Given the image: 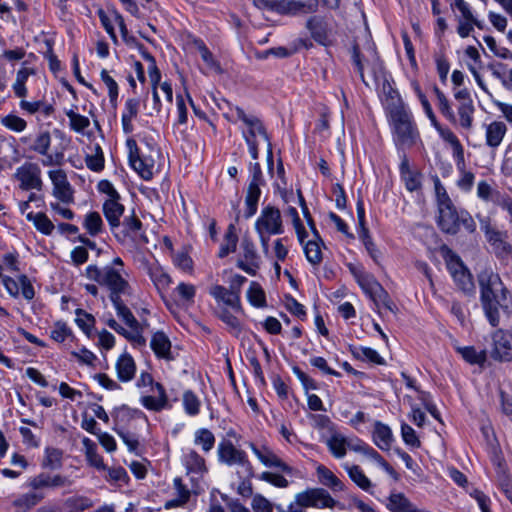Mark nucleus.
Here are the masks:
<instances>
[{
  "label": "nucleus",
  "instance_id": "f257e3e1",
  "mask_svg": "<svg viewBox=\"0 0 512 512\" xmlns=\"http://www.w3.org/2000/svg\"><path fill=\"white\" fill-rule=\"evenodd\" d=\"M480 299L483 310L490 324H499V309H507L510 304L509 291L504 286L498 273L484 269L478 274Z\"/></svg>",
  "mask_w": 512,
  "mask_h": 512
},
{
  "label": "nucleus",
  "instance_id": "f03ea898",
  "mask_svg": "<svg viewBox=\"0 0 512 512\" xmlns=\"http://www.w3.org/2000/svg\"><path fill=\"white\" fill-rule=\"evenodd\" d=\"M85 275L88 279L105 287L109 291V299L131 295V286L125 279L127 273L124 268L113 266L99 268L96 265H89Z\"/></svg>",
  "mask_w": 512,
  "mask_h": 512
},
{
  "label": "nucleus",
  "instance_id": "7ed1b4c3",
  "mask_svg": "<svg viewBox=\"0 0 512 512\" xmlns=\"http://www.w3.org/2000/svg\"><path fill=\"white\" fill-rule=\"evenodd\" d=\"M388 117L396 146L398 148L412 147L419 138V133L411 113L405 109L403 104H397L390 107Z\"/></svg>",
  "mask_w": 512,
  "mask_h": 512
},
{
  "label": "nucleus",
  "instance_id": "20e7f679",
  "mask_svg": "<svg viewBox=\"0 0 512 512\" xmlns=\"http://www.w3.org/2000/svg\"><path fill=\"white\" fill-rule=\"evenodd\" d=\"M237 118L241 120L246 126L247 130L242 132L243 138L245 139L246 144L248 145L250 155L253 159L258 158V143L256 140L257 135H261L265 142L267 143V161L269 167L273 166V151L271 139L262 123V121L254 116L248 115L245 111L236 106L234 108Z\"/></svg>",
  "mask_w": 512,
  "mask_h": 512
},
{
  "label": "nucleus",
  "instance_id": "39448f33",
  "mask_svg": "<svg viewBox=\"0 0 512 512\" xmlns=\"http://www.w3.org/2000/svg\"><path fill=\"white\" fill-rule=\"evenodd\" d=\"M437 224L442 232L450 235L457 234L461 225L470 233L476 230L472 216L466 210L457 211L453 202L438 207Z\"/></svg>",
  "mask_w": 512,
  "mask_h": 512
},
{
  "label": "nucleus",
  "instance_id": "423d86ee",
  "mask_svg": "<svg viewBox=\"0 0 512 512\" xmlns=\"http://www.w3.org/2000/svg\"><path fill=\"white\" fill-rule=\"evenodd\" d=\"M255 230L260 238L263 252L268 253L270 236L283 233L280 210L271 205L264 207L255 222Z\"/></svg>",
  "mask_w": 512,
  "mask_h": 512
},
{
  "label": "nucleus",
  "instance_id": "0eeeda50",
  "mask_svg": "<svg viewBox=\"0 0 512 512\" xmlns=\"http://www.w3.org/2000/svg\"><path fill=\"white\" fill-rule=\"evenodd\" d=\"M481 229L492 252L500 261H508L512 258V245L508 242L507 231H500L492 227L489 221H482Z\"/></svg>",
  "mask_w": 512,
  "mask_h": 512
},
{
  "label": "nucleus",
  "instance_id": "6e6552de",
  "mask_svg": "<svg viewBox=\"0 0 512 512\" xmlns=\"http://www.w3.org/2000/svg\"><path fill=\"white\" fill-rule=\"evenodd\" d=\"M219 460L227 465H240L247 478L254 476V469L243 450L237 449L232 442L222 441L218 445Z\"/></svg>",
  "mask_w": 512,
  "mask_h": 512
},
{
  "label": "nucleus",
  "instance_id": "1a4fd4ad",
  "mask_svg": "<svg viewBox=\"0 0 512 512\" xmlns=\"http://www.w3.org/2000/svg\"><path fill=\"white\" fill-rule=\"evenodd\" d=\"M250 171L252 173V179L247 188V194L245 197V217H252L258 207V201L261 195L260 186L264 184V179L262 175V170L259 163L251 164Z\"/></svg>",
  "mask_w": 512,
  "mask_h": 512
},
{
  "label": "nucleus",
  "instance_id": "9d476101",
  "mask_svg": "<svg viewBox=\"0 0 512 512\" xmlns=\"http://www.w3.org/2000/svg\"><path fill=\"white\" fill-rule=\"evenodd\" d=\"M14 178L19 182V188L24 191H40L42 189L41 169L36 163L25 162L22 164L16 169Z\"/></svg>",
  "mask_w": 512,
  "mask_h": 512
},
{
  "label": "nucleus",
  "instance_id": "9b49d317",
  "mask_svg": "<svg viewBox=\"0 0 512 512\" xmlns=\"http://www.w3.org/2000/svg\"><path fill=\"white\" fill-rule=\"evenodd\" d=\"M295 498L303 509L308 507L333 508L336 505V500L323 488L307 489L296 494Z\"/></svg>",
  "mask_w": 512,
  "mask_h": 512
},
{
  "label": "nucleus",
  "instance_id": "f8f14e48",
  "mask_svg": "<svg viewBox=\"0 0 512 512\" xmlns=\"http://www.w3.org/2000/svg\"><path fill=\"white\" fill-rule=\"evenodd\" d=\"M295 498L303 509L308 507L333 508L336 505V500L323 488L307 489L296 494Z\"/></svg>",
  "mask_w": 512,
  "mask_h": 512
},
{
  "label": "nucleus",
  "instance_id": "ddd939ff",
  "mask_svg": "<svg viewBox=\"0 0 512 512\" xmlns=\"http://www.w3.org/2000/svg\"><path fill=\"white\" fill-rule=\"evenodd\" d=\"M248 446L264 466L276 468L289 476L294 474L295 469L279 458L269 447H258L252 442Z\"/></svg>",
  "mask_w": 512,
  "mask_h": 512
},
{
  "label": "nucleus",
  "instance_id": "4468645a",
  "mask_svg": "<svg viewBox=\"0 0 512 512\" xmlns=\"http://www.w3.org/2000/svg\"><path fill=\"white\" fill-rule=\"evenodd\" d=\"M127 146L129 147V162L132 168L144 180H150L153 177L154 161L150 158L142 157L139 154L135 140L128 139Z\"/></svg>",
  "mask_w": 512,
  "mask_h": 512
},
{
  "label": "nucleus",
  "instance_id": "2eb2a0df",
  "mask_svg": "<svg viewBox=\"0 0 512 512\" xmlns=\"http://www.w3.org/2000/svg\"><path fill=\"white\" fill-rule=\"evenodd\" d=\"M491 356L498 361H512V332L499 329L492 335Z\"/></svg>",
  "mask_w": 512,
  "mask_h": 512
},
{
  "label": "nucleus",
  "instance_id": "dca6fc26",
  "mask_svg": "<svg viewBox=\"0 0 512 512\" xmlns=\"http://www.w3.org/2000/svg\"><path fill=\"white\" fill-rule=\"evenodd\" d=\"M274 8L275 12L279 14H307L317 10L318 0H277Z\"/></svg>",
  "mask_w": 512,
  "mask_h": 512
},
{
  "label": "nucleus",
  "instance_id": "f3484780",
  "mask_svg": "<svg viewBox=\"0 0 512 512\" xmlns=\"http://www.w3.org/2000/svg\"><path fill=\"white\" fill-rule=\"evenodd\" d=\"M243 259L237 261V267L249 275H255L259 268V257L250 239L244 238L241 243Z\"/></svg>",
  "mask_w": 512,
  "mask_h": 512
},
{
  "label": "nucleus",
  "instance_id": "a211bd4d",
  "mask_svg": "<svg viewBox=\"0 0 512 512\" xmlns=\"http://www.w3.org/2000/svg\"><path fill=\"white\" fill-rule=\"evenodd\" d=\"M142 229V222L140 219L134 214V212L126 216L123 222H120V227L118 230L111 231L118 242L124 243L128 239H134Z\"/></svg>",
  "mask_w": 512,
  "mask_h": 512
},
{
  "label": "nucleus",
  "instance_id": "6ab92c4d",
  "mask_svg": "<svg viewBox=\"0 0 512 512\" xmlns=\"http://www.w3.org/2000/svg\"><path fill=\"white\" fill-rule=\"evenodd\" d=\"M210 295L218 302L231 307L234 311H242L240 296L222 285H214L209 290Z\"/></svg>",
  "mask_w": 512,
  "mask_h": 512
},
{
  "label": "nucleus",
  "instance_id": "aec40b11",
  "mask_svg": "<svg viewBox=\"0 0 512 512\" xmlns=\"http://www.w3.org/2000/svg\"><path fill=\"white\" fill-rule=\"evenodd\" d=\"M120 198L107 199L103 203V214L108 221L111 231L118 230L120 218L124 214V206L119 202Z\"/></svg>",
  "mask_w": 512,
  "mask_h": 512
},
{
  "label": "nucleus",
  "instance_id": "412c9836",
  "mask_svg": "<svg viewBox=\"0 0 512 512\" xmlns=\"http://www.w3.org/2000/svg\"><path fill=\"white\" fill-rule=\"evenodd\" d=\"M155 389L158 393L157 397L154 396H142L140 399L141 404L148 410L159 412L163 409L170 408L168 397L165 388L162 384L156 382Z\"/></svg>",
  "mask_w": 512,
  "mask_h": 512
},
{
  "label": "nucleus",
  "instance_id": "4be33fe9",
  "mask_svg": "<svg viewBox=\"0 0 512 512\" xmlns=\"http://www.w3.org/2000/svg\"><path fill=\"white\" fill-rule=\"evenodd\" d=\"M71 484L72 482L67 477L60 474L50 476L46 473H40L30 481V486L33 489L56 488L62 486H70Z\"/></svg>",
  "mask_w": 512,
  "mask_h": 512
},
{
  "label": "nucleus",
  "instance_id": "5701e85b",
  "mask_svg": "<svg viewBox=\"0 0 512 512\" xmlns=\"http://www.w3.org/2000/svg\"><path fill=\"white\" fill-rule=\"evenodd\" d=\"M507 133V126L502 121H493L485 128L486 145L491 149L498 148Z\"/></svg>",
  "mask_w": 512,
  "mask_h": 512
},
{
  "label": "nucleus",
  "instance_id": "b1692460",
  "mask_svg": "<svg viewBox=\"0 0 512 512\" xmlns=\"http://www.w3.org/2000/svg\"><path fill=\"white\" fill-rule=\"evenodd\" d=\"M150 347L158 358L168 361L173 360V356L171 354V341L164 332L157 331L153 334Z\"/></svg>",
  "mask_w": 512,
  "mask_h": 512
},
{
  "label": "nucleus",
  "instance_id": "393cba45",
  "mask_svg": "<svg viewBox=\"0 0 512 512\" xmlns=\"http://www.w3.org/2000/svg\"><path fill=\"white\" fill-rule=\"evenodd\" d=\"M140 109V100L129 98L125 102L124 110L121 116L122 128L125 134H130L134 130L133 120L137 118Z\"/></svg>",
  "mask_w": 512,
  "mask_h": 512
},
{
  "label": "nucleus",
  "instance_id": "a878e982",
  "mask_svg": "<svg viewBox=\"0 0 512 512\" xmlns=\"http://www.w3.org/2000/svg\"><path fill=\"white\" fill-rule=\"evenodd\" d=\"M393 434L389 426L380 421H376L373 430V441L375 445L383 451H388L391 447Z\"/></svg>",
  "mask_w": 512,
  "mask_h": 512
},
{
  "label": "nucleus",
  "instance_id": "bb28decb",
  "mask_svg": "<svg viewBox=\"0 0 512 512\" xmlns=\"http://www.w3.org/2000/svg\"><path fill=\"white\" fill-rule=\"evenodd\" d=\"M313 39L321 44L328 40V25L326 21L319 16L311 17L306 24Z\"/></svg>",
  "mask_w": 512,
  "mask_h": 512
},
{
  "label": "nucleus",
  "instance_id": "cd10ccee",
  "mask_svg": "<svg viewBox=\"0 0 512 512\" xmlns=\"http://www.w3.org/2000/svg\"><path fill=\"white\" fill-rule=\"evenodd\" d=\"M347 267L366 294L378 283L375 277L372 274L365 272L361 266L349 263Z\"/></svg>",
  "mask_w": 512,
  "mask_h": 512
},
{
  "label": "nucleus",
  "instance_id": "c85d7f7f",
  "mask_svg": "<svg viewBox=\"0 0 512 512\" xmlns=\"http://www.w3.org/2000/svg\"><path fill=\"white\" fill-rule=\"evenodd\" d=\"M116 370L120 381L128 382L132 380L136 371L133 358L128 354L121 355L117 360Z\"/></svg>",
  "mask_w": 512,
  "mask_h": 512
},
{
  "label": "nucleus",
  "instance_id": "c756f323",
  "mask_svg": "<svg viewBox=\"0 0 512 512\" xmlns=\"http://www.w3.org/2000/svg\"><path fill=\"white\" fill-rule=\"evenodd\" d=\"M367 295L372 299L376 306L382 304L387 310L393 313L396 312V305L391 300L388 292L382 287V285L379 282L376 285H374V287L367 293Z\"/></svg>",
  "mask_w": 512,
  "mask_h": 512
},
{
  "label": "nucleus",
  "instance_id": "7c9ffc66",
  "mask_svg": "<svg viewBox=\"0 0 512 512\" xmlns=\"http://www.w3.org/2000/svg\"><path fill=\"white\" fill-rule=\"evenodd\" d=\"M344 470L348 473L350 479L362 490L369 492L372 488L370 479L364 474L358 465L343 464Z\"/></svg>",
  "mask_w": 512,
  "mask_h": 512
},
{
  "label": "nucleus",
  "instance_id": "2f4dec72",
  "mask_svg": "<svg viewBox=\"0 0 512 512\" xmlns=\"http://www.w3.org/2000/svg\"><path fill=\"white\" fill-rule=\"evenodd\" d=\"M143 419L147 421L146 415L139 409H133L126 405L121 406L116 410L115 421L116 425L125 427L131 420Z\"/></svg>",
  "mask_w": 512,
  "mask_h": 512
},
{
  "label": "nucleus",
  "instance_id": "473e14b6",
  "mask_svg": "<svg viewBox=\"0 0 512 512\" xmlns=\"http://www.w3.org/2000/svg\"><path fill=\"white\" fill-rule=\"evenodd\" d=\"M415 505L401 492L391 493L386 508L390 512H410Z\"/></svg>",
  "mask_w": 512,
  "mask_h": 512
},
{
  "label": "nucleus",
  "instance_id": "72a5a7b5",
  "mask_svg": "<svg viewBox=\"0 0 512 512\" xmlns=\"http://www.w3.org/2000/svg\"><path fill=\"white\" fill-rule=\"evenodd\" d=\"M438 133L445 142H447L451 145L452 150H453V156L456 158V160L458 162L463 163L464 162V148H463L462 144L460 143L459 139L457 138V136L453 133V131L450 130L449 128H443Z\"/></svg>",
  "mask_w": 512,
  "mask_h": 512
},
{
  "label": "nucleus",
  "instance_id": "f704fd0d",
  "mask_svg": "<svg viewBox=\"0 0 512 512\" xmlns=\"http://www.w3.org/2000/svg\"><path fill=\"white\" fill-rule=\"evenodd\" d=\"M321 245H323V241L321 238L320 240H318L317 238L309 240L304 245V253L306 259L308 260L309 263H311L314 266H317L322 262L323 257Z\"/></svg>",
  "mask_w": 512,
  "mask_h": 512
},
{
  "label": "nucleus",
  "instance_id": "c9c22d12",
  "mask_svg": "<svg viewBox=\"0 0 512 512\" xmlns=\"http://www.w3.org/2000/svg\"><path fill=\"white\" fill-rule=\"evenodd\" d=\"M82 443H83V446H84V449H85V455H86V459L88 461V463L99 469V470H103L105 469V465H104V462H103V459L102 457L97 453V446L96 444L90 440L89 438H84L82 440Z\"/></svg>",
  "mask_w": 512,
  "mask_h": 512
},
{
  "label": "nucleus",
  "instance_id": "e433bc0d",
  "mask_svg": "<svg viewBox=\"0 0 512 512\" xmlns=\"http://www.w3.org/2000/svg\"><path fill=\"white\" fill-rule=\"evenodd\" d=\"M63 452L54 447H47L42 461V467L50 470H58L62 467Z\"/></svg>",
  "mask_w": 512,
  "mask_h": 512
},
{
  "label": "nucleus",
  "instance_id": "4c0bfd02",
  "mask_svg": "<svg viewBox=\"0 0 512 512\" xmlns=\"http://www.w3.org/2000/svg\"><path fill=\"white\" fill-rule=\"evenodd\" d=\"M238 236L234 224H230L224 236V242L220 246L219 257H226L228 254L236 250Z\"/></svg>",
  "mask_w": 512,
  "mask_h": 512
},
{
  "label": "nucleus",
  "instance_id": "58836bf2",
  "mask_svg": "<svg viewBox=\"0 0 512 512\" xmlns=\"http://www.w3.org/2000/svg\"><path fill=\"white\" fill-rule=\"evenodd\" d=\"M457 352L470 364L483 365L487 359L486 351H477L473 346L457 347Z\"/></svg>",
  "mask_w": 512,
  "mask_h": 512
},
{
  "label": "nucleus",
  "instance_id": "ea45409f",
  "mask_svg": "<svg viewBox=\"0 0 512 512\" xmlns=\"http://www.w3.org/2000/svg\"><path fill=\"white\" fill-rule=\"evenodd\" d=\"M441 250L447 265V269L449 270L452 277H455V275L466 268L460 257L450 248L444 246Z\"/></svg>",
  "mask_w": 512,
  "mask_h": 512
},
{
  "label": "nucleus",
  "instance_id": "a19ab883",
  "mask_svg": "<svg viewBox=\"0 0 512 512\" xmlns=\"http://www.w3.org/2000/svg\"><path fill=\"white\" fill-rule=\"evenodd\" d=\"M27 219L32 221L36 229L45 235H51L55 228L52 221L42 212L36 214L30 212L27 214Z\"/></svg>",
  "mask_w": 512,
  "mask_h": 512
},
{
  "label": "nucleus",
  "instance_id": "79ce46f5",
  "mask_svg": "<svg viewBox=\"0 0 512 512\" xmlns=\"http://www.w3.org/2000/svg\"><path fill=\"white\" fill-rule=\"evenodd\" d=\"M149 275L158 290L166 289L172 279L160 265H154L149 268Z\"/></svg>",
  "mask_w": 512,
  "mask_h": 512
},
{
  "label": "nucleus",
  "instance_id": "37998d69",
  "mask_svg": "<svg viewBox=\"0 0 512 512\" xmlns=\"http://www.w3.org/2000/svg\"><path fill=\"white\" fill-rule=\"evenodd\" d=\"M330 452L336 458H343L347 451V438L342 434H333L327 441Z\"/></svg>",
  "mask_w": 512,
  "mask_h": 512
},
{
  "label": "nucleus",
  "instance_id": "c03bdc74",
  "mask_svg": "<svg viewBox=\"0 0 512 512\" xmlns=\"http://www.w3.org/2000/svg\"><path fill=\"white\" fill-rule=\"evenodd\" d=\"M110 301L112 302L116 310L117 316L121 318L127 326L130 324H132L133 326H137L138 320L134 317L130 309L126 306L122 297L113 298L110 299Z\"/></svg>",
  "mask_w": 512,
  "mask_h": 512
},
{
  "label": "nucleus",
  "instance_id": "a18cd8bd",
  "mask_svg": "<svg viewBox=\"0 0 512 512\" xmlns=\"http://www.w3.org/2000/svg\"><path fill=\"white\" fill-rule=\"evenodd\" d=\"M458 116H459V124L462 128L469 130L473 125V114L475 112V108L472 103H460L457 108Z\"/></svg>",
  "mask_w": 512,
  "mask_h": 512
},
{
  "label": "nucleus",
  "instance_id": "49530a36",
  "mask_svg": "<svg viewBox=\"0 0 512 512\" xmlns=\"http://www.w3.org/2000/svg\"><path fill=\"white\" fill-rule=\"evenodd\" d=\"M83 226L91 236L100 234L103 230V221L100 214L95 211L86 214Z\"/></svg>",
  "mask_w": 512,
  "mask_h": 512
},
{
  "label": "nucleus",
  "instance_id": "de8ad7c7",
  "mask_svg": "<svg viewBox=\"0 0 512 512\" xmlns=\"http://www.w3.org/2000/svg\"><path fill=\"white\" fill-rule=\"evenodd\" d=\"M184 463L189 471L200 473L206 470L205 460L195 450H189L184 456Z\"/></svg>",
  "mask_w": 512,
  "mask_h": 512
},
{
  "label": "nucleus",
  "instance_id": "09e8293b",
  "mask_svg": "<svg viewBox=\"0 0 512 512\" xmlns=\"http://www.w3.org/2000/svg\"><path fill=\"white\" fill-rule=\"evenodd\" d=\"M194 443L201 446L204 452H209L214 447L215 436L210 430L201 428L195 432Z\"/></svg>",
  "mask_w": 512,
  "mask_h": 512
},
{
  "label": "nucleus",
  "instance_id": "8fccbe9b",
  "mask_svg": "<svg viewBox=\"0 0 512 512\" xmlns=\"http://www.w3.org/2000/svg\"><path fill=\"white\" fill-rule=\"evenodd\" d=\"M434 92L438 100V109L442 115L451 123H456L455 114L445 94L437 86L434 87Z\"/></svg>",
  "mask_w": 512,
  "mask_h": 512
},
{
  "label": "nucleus",
  "instance_id": "3c124183",
  "mask_svg": "<svg viewBox=\"0 0 512 512\" xmlns=\"http://www.w3.org/2000/svg\"><path fill=\"white\" fill-rule=\"evenodd\" d=\"M247 297L249 302L255 307H264L266 305V297L261 286L252 282L247 291Z\"/></svg>",
  "mask_w": 512,
  "mask_h": 512
},
{
  "label": "nucleus",
  "instance_id": "603ef678",
  "mask_svg": "<svg viewBox=\"0 0 512 512\" xmlns=\"http://www.w3.org/2000/svg\"><path fill=\"white\" fill-rule=\"evenodd\" d=\"M353 355L358 359H366L372 363L383 365L384 359L378 354V352L369 347H359L352 350Z\"/></svg>",
  "mask_w": 512,
  "mask_h": 512
},
{
  "label": "nucleus",
  "instance_id": "864d4df0",
  "mask_svg": "<svg viewBox=\"0 0 512 512\" xmlns=\"http://www.w3.org/2000/svg\"><path fill=\"white\" fill-rule=\"evenodd\" d=\"M457 286L465 293H472L475 290V285L472 279V275L467 268L460 271L455 277H453Z\"/></svg>",
  "mask_w": 512,
  "mask_h": 512
},
{
  "label": "nucleus",
  "instance_id": "5fc2aeb1",
  "mask_svg": "<svg viewBox=\"0 0 512 512\" xmlns=\"http://www.w3.org/2000/svg\"><path fill=\"white\" fill-rule=\"evenodd\" d=\"M501 192L492 188V186L485 180L478 182L477 184V196L485 202L497 200V196H500Z\"/></svg>",
  "mask_w": 512,
  "mask_h": 512
},
{
  "label": "nucleus",
  "instance_id": "6e6d98bb",
  "mask_svg": "<svg viewBox=\"0 0 512 512\" xmlns=\"http://www.w3.org/2000/svg\"><path fill=\"white\" fill-rule=\"evenodd\" d=\"M75 322L86 335L90 336L91 330L95 324V318L92 314H89L82 309H77Z\"/></svg>",
  "mask_w": 512,
  "mask_h": 512
},
{
  "label": "nucleus",
  "instance_id": "4d7b16f0",
  "mask_svg": "<svg viewBox=\"0 0 512 512\" xmlns=\"http://www.w3.org/2000/svg\"><path fill=\"white\" fill-rule=\"evenodd\" d=\"M85 162L87 167L95 172H99L104 168V156L98 144L94 146V154L86 156Z\"/></svg>",
  "mask_w": 512,
  "mask_h": 512
},
{
  "label": "nucleus",
  "instance_id": "13d9d810",
  "mask_svg": "<svg viewBox=\"0 0 512 512\" xmlns=\"http://www.w3.org/2000/svg\"><path fill=\"white\" fill-rule=\"evenodd\" d=\"M172 258L173 263L177 268L181 269L184 272H192L193 260L185 249L175 252Z\"/></svg>",
  "mask_w": 512,
  "mask_h": 512
},
{
  "label": "nucleus",
  "instance_id": "bf43d9fd",
  "mask_svg": "<svg viewBox=\"0 0 512 512\" xmlns=\"http://www.w3.org/2000/svg\"><path fill=\"white\" fill-rule=\"evenodd\" d=\"M183 406L187 414L195 416L200 411V400L191 390H187L183 394Z\"/></svg>",
  "mask_w": 512,
  "mask_h": 512
},
{
  "label": "nucleus",
  "instance_id": "052dcab7",
  "mask_svg": "<svg viewBox=\"0 0 512 512\" xmlns=\"http://www.w3.org/2000/svg\"><path fill=\"white\" fill-rule=\"evenodd\" d=\"M0 122L4 127L14 132H22L27 127V122L23 118L14 114L2 117Z\"/></svg>",
  "mask_w": 512,
  "mask_h": 512
},
{
  "label": "nucleus",
  "instance_id": "680f3d73",
  "mask_svg": "<svg viewBox=\"0 0 512 512\" xmlns=\"http://www.w3.org/2000/svg\"><path fill=\"white\" fill-rule=\"evenodd\" d=\"M219 318L227 325L229 328V331L234 334L235 336H238L241 331L242 327L240 324V321L236 316H234L231 312H229L227 309H223L219 313Z\"/></svg>",
  "mask_w": 512,
  "mask_h": 512
},
{
  "label": "nucleus",
  "instance_id": "e2e57ef3",
  "mask_svg": "<svg viewBox=\"0 0 512 512\" xmlns=\"http://www.w3.org/2000/svg\"><path fill=\"white\" fill-rule=\"evenodd\" d=\"M73 189L68 181L53 188V195L65 204L74 202Z\"/></svg>",
  "mask_w": 512,
  "mask_h": 512
},
{
  "label": "nucleus",
  "instance_id": "0e129e2a",
  "mask_svg": "<svg viewBox=\"0 0 512 512\" xmlns=\"http://www.w3.org/2000/svg\"><path fill=\"white\" fill-rule=\"evenodd\" d=\"M51 145V136L48 131L41 132L34 140L31 150L40 155H46Z\"/></svg>",
  "mask_w": 512,
  "mask_h": 512
},
{
  "label": "nucleus",
  "instance_id": "69168bd1",
  "mask_svg": "<svg viewBox=\"0 0 512 512\" xmlns=\"http://www.w3.org/2000/svg\"><path fill=\"white\" fill-rule=\"evenodd\" d=\"M258 478L278 488H286L289 481L281 474L271 471L262 472Z\"/></svg>",
  "mask_w": 512,
  "mask_h": 512
},
{
  "label": "nucleus",
  "instance_id": "338daca9",
  "mask_svg": "<svg viewBox=\"0 0 512 512\" xmlns=\"http://www.w3.org/2000/svg\"><path fill=\"white\" fill-rule=\"evenodd\" d=\"M66 115L69 118L71 129L76 132H83L90 125V121L87 117L72 110L68 111Z\"/></svg>",
  "mask_w": 512,
  "mask_h": 512
},
{
  "label": "nucleus",
  "instance_id": "774afa93",
  "mask_svg": "<svg viewBox=\"0 0 512 512\" xmlns=\"http://www.w3.org/2000/svg\"><path fill=\"white\" fill-rule=\"evenodd\" d=\"M174 293L179 297L180 300L192 303L196 294V288L192 284L181 282L175 288Z\"/></svg>",
  "mask_w": 512,
  "mask_h": 512
}]
</instances>
